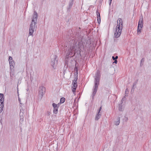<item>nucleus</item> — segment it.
Returning a JSON list of instances; mask_svg holds the SVG:
<instances>
[{"label":"nucleus","instance_id":"obj_1","mask_svg":"<svg viewBox=\"0 0 151 151\" xmlns=\"http://www.w3.org/2000/svg\"><path fill=\"white\" fill-rule=\"evenodd\" d=\"M83 45L81 42H78V43H76L73 46L72 49L68 50L66 57V58H70L76 54L81 56V51H83Z\"/></svg>","mask_w":151,"mask_h":151},{"label":"nucleus","instance_id":"obj_2","mask_svg":"<svg viewBox=\"0 0 151 151\" xmlns=\"http://www.w3.org/2000/svg\"><path fill=\"white\" fill-rule=\"evenodd\" d=\"M37 14L36 12L35 11L32 18V22L30 25L29 31V36L32 35L34 30L35 28L37 27V25H36L37 24Z\"/></svg>","mask_w":151,"mask_h":151},{"label":"nucleus","instance_id":"obj_3","mask_svg":"<svg viewBox=\"0 0 151 151\" xmlns=\"http://www.w3.org/2000/svg\"><path fill=\"white\" fill-rule=\"evenodd\" d=\"M117 25L116 27V29L114 33V37L116 38L119 37L122 32V29L123 23L122 20L121 18H119L117 21Z\"/></svg>","mask_w":151,"mask_h":151},{"label":"nucleus","instance_id":"obj_4","mask_svg":"<svg viewBox=\"0 0 151 151\" xmlns=\"http://www.w3.org/2000/svg\"><path fill=\"white\" fill-rule=\"evenodd\" d=\"M45 88L41 86H40L39 89V94L38 98L39 99L41 100L43 97V96L45 92Z\"/></svg>","mask_w":151,"mask_h":151},{"label":"nucleus","instance_id":"obj_5","mask_svg":"<svg viewBox=\"0 0 151 151\" xmlns=\"http://www.w3.org/2000/svg\"><path fill=\"white\" fill-rule=\"evenodd\" d=\"M56 59L57 56L56 55H53L51 56V64L54 69L56 68L57 64V60Z\"/></svg>","mask_w":151,"mask_h":151},{"label":"nucleus","instance_id":"obj_6","mask_svg":"<svg viewBox=\"0 0 151 151\" xmlns=\"http://www.w3.org/2000/svg\"><path fill=\"white\" fill-rule=\"evenodd\" d=\"M4 97L3 94L0 93V113L2 111L4 107Z\"/></svg>","mask_w":151,"mask_h":151},{"label":"nucleus","instance_id":"obj_7","mask_svg":"<svg viewBox=\"0 0 151 151\" xmlns=\"http://www.w3.org/2000/svg\"><path fill=\"white\" fill-rule=\"evenodd\" d=\"M100 76L99 73L97 72L95 78V85H98L99 84V81L100 79Z\"/></svg>","mask_w":151,"mask_h":151},{"label":"nucleus","instance_id":"obj_8","mask_svg":"<svg viewBox=\"0 0 151 151\" xmlns=\"http://www.w3.org/2000/svg\"><path fill=\"white\" fill-rule=\"evenodd\" d=\"M10 66V73L11 75L12 74V71L14 70V66L15 65L14 62V61L9 62Z\"/></svg>","mask_w":151,"mask_h":151},{"label":"nucleus","instance_id":"obj_9","mask_svg":"<svg viewBox=\"0 0 151 151\" xmlns=\"http://www.w3.org/2000/svg\"><path fill=\"white\" fill-rule=\"evenodd\" d=\"M143 26V17H140L139 20L138 22V27L140 28H142Z\"/></svg>","mask_w":151,"mask_h":151},{"label":"nucleus","instance_id":"obj_10","mask_svg":"<svg viewBox=\"0 0 151 151\" xmlns=\"http://www.w3.org/2000/svg\"><path fill=\"white\" fill-rule=\"evenodd\" d=\"M98 88V86H94L93 88L92 97L93 98L96 94Z\"/></svg>","mask_w":151,"mask_h":151},{"label":"nucleus","instance_id":"obj_11","mask_svg":"<svg viewBox=\"0 0 151 151\" xmlns=\"http://www.w3.org/2000/svg\"><path fill=\"white\" fill-rule=\"evenodd\" d=\"M52 106L54 108L53 112L55 114H56L58 112V107L57 105L55 103L52 104Z\"/></svg>","mask_w":151,"mask_h":151},{"label":"nucleus","instance_id":"obj_12","mask_svg":"<svg viewBox=\"0 0 151 151\" xmlns=\"http://www.w3.org/2000/svg\"><path fill=\"white\" fill-rule=\"evenodd\" d=\"M77 74H78L77 73L76 75H75L74 78V80H73V82H72V84H73V85H75L77 84V79H78Z\"/></svg>","mask_w":151,"mask_h":151},{"label":"nucleus","instance_id":"obj_13","mask_svg":"<svg viewBox=\"0 0 151 151\" xmlns=\"http://www.w3.org/2000/svg\"><path fill=\"white\" fill-rule=\"evenodd\" d=\"M96 14L97 15L98 22L99 23H100L101 22L100 16L99 12L97 11H96Z\"/></svg>","mask_w":151,"mask_h":151},{"label":"nucleus","instance_id":"obj_14","mask_svg":"<svg viewBox=\"0 0 151 151\" xmlns=\"http://www.w3.org/2000/svg\"><path fill=\"white\" fill-rule=\"evenodd\" d=\"M121 102H122V100L121 101ZM122 103H121L119 105V109L120 111H122L124 110V106L123 105H122Z\"/></svg>","mask_w":151,"mask_h":151},{"label":"nucleus","instance_id":"obj_15","mask_svg":"<svg viewBox=\"0 0 151 151\" xmlns=\"http://www.w3.org/2000/svg\"><path fill=\"white\" fill-rule=\"evenodd\" d=\"M120 118L119 117L117 118L116 120L115 121V124L116 125H118L120 123Z\"/></svg>","mask_w":151,"mask_h":151},{"label":"nucleus","instance_id":"obj_16","mask_svg":"<svg viewBox=\"0 0 151 151\" xmlns=\"http://www.w3.org/2000/svg\"><path fill=\"white\" fill-rule=\"evenodd\" d=\"M77 87V86H72V89L73 92L74 94L75 95V91Z\"/></svg>","mask_w":151,"mask_h":151},{"label":"nucleus","instance_id":"obj_17","mask_svg":"<svg viewBox=\"0 0 151 151\" xmlns=\"http://www.w3.org/2000/svg\"><path fill=\"white\" fill-rule=\"evenodd\" d=\"M21 113H20V122H22L23 121L24 119V116L22 115H21Z\"/></svg>","mask_w":151,"mask_h":151},{"label":"nucleus","instance_id":"obj_18","mask_svg":"<svg viewBox=\"0 0 151 151\" xmlns=\"http://www.w3.org/2000/svg\"><path fill=\"white\" fill-rule=\"evenodd\" d=\"M142 28H140L138 27L137 33V34L139 35L141 32V29Z\"/></svg>","mask_w":151,"mask_h":151},{"label":"nucleus","instance_id":"obj_19","mask_svg":"<svg viewBox=\"0 0 151 151\" xmlns=\"http://www.w3.org/2000/svg\"><path fill=\"white\" fill-rule=\"evenodd\" d=\"M65 100V99L64 98H62L60 99V102L61 103H64Z\"/></svg>","mask_w":151,"mask_h":151},{"label":"nucleus","instance_id":"obj_20","mask_svg":"<svg viewBox=\"0 0 151 151\" xmlns=\"http://www.w3.org/2000/svg\"><path fill=\"white\" fill-rule=\"evenodd\" d=\"M136 88V86H133L132 87V89L131 90V92L132 93L133 92L134 89L135 88Z\"/></svg>","mask_w":151,"mask_h":151},{"label":"nucleus","instance_id":"obj_21","mask_svg":"<svg viewBox=\"0 0 151 151\" xmlns=\"http://www.w3.org/2000/svg\"><path fill=\"white\" fill-rule=\"evenodd\" d=\"M100 116L99 114H97L95 117V119L98 120L100 118Z\"/></svg>","mask_w":151,"mask_h":151},{"label":"nucleus","instance_id":"obj_22","mask_svg":"<svg viewBox=\"0 0 151 151\" xmlns=\"http://www.w3.org/2000/svg\"><path fill=\"white\" fill-rule=\"evenodd\" d=\"M123 120L125 121V122H127L128 120V118L127 116H124V118L123 119Z\"/></svg>","mask_w":151,"mask_h":151},{"label":"nucleus","instance_id":"obj_23","mask_svg":"<svg viewBox=\"0 0 151 151\" xmlns=\"http://www.w3.org/2000/svg\"><path fill=\"white\" fill-rule=\"evenodd\" d=\"M9 62H10L11 61H14L12 59V57L11 56H9Z\"/></svg>","mask_w":151,"mask_h":151},{"label":"nucleus","instance_id":"obj_24","mask_svg":"<svg viewBox=\"0 0 151 151\" xmlns=\"http://www.w3.org/2000/svg\"><path fill=\"white\" fill-rule=\"evenodd\" d=\"M129 91V90L128 89V88H127L125 91V94L127 93V92H128Z\"/></svg>","mask_w":151,"mask_h":151},{"label":"nucleus","instance_id":"obj_25","mask_svg":"<svg viewBox=\"0 0 151 151\" xmlns=\"http://www.w3.org/2000/svg\"><path fill=\"white\" fill-rule=\"evenodd\" d=\"M100 111H99V112H98V114H99V116H101V113H100Z\"/></svg>","mask_w":151,"mask_h":151},{"label":"nucleus","instance_id":"obj_26","mask_svg":"<svg viewBox=\"0 0 151 151\" xmlns=\"http://www.w3.org/2000/svg\"><path fill=\"white\" fill-rule=\"evenodd\" d=\"M109 1H110V2H109V5H110L111 3V1H112V0H109Z\"/></svg>","mask_w":151,"mask_h":151},{"label":"nucleus","instance_id":"obj_27","mask_svg":"<svg viewBox=\"0 0 151 151\" xmlns=\"http://www.w3.org/2000/svg\"><path fill=\"white\" fill-rule=\"evenodd\" d=\"M114 63H117V61L116 60H115Z\"/></svg>","mask_w":151,"mask_h":151},{"label":"nucleus","instance_id":"obj_28","mask_svg":"<svg viewBox=\"0 0 151 151\" xmlns=\"http://www.w3.org/2000/svg\"><path fill=\"white\" fill-rule=\"evenodd\" d=\"M118 58V57L117 56H116L115 58V60H116Z\"/></svg>","mask_w":151,"mask_h":151},{"label":"nucleus","instance_id":"obj_29","mask_svg":"<svg viewBox=\"0 0 151 151\" xmlns=\"http://www.w3.org/2000/svg\"><path fill=\"white\" fill-rule=\"evenodd\" d=\"M112 59H113V60H115V58H114V56H112Z\"/></svg>","mask_w":151,"mask_h":151},{"label":"nucleus","instance_id":"obj_30","mask_svg":"<svg viewBox=\"0 0 151 151\" xmlns=\"http://www.w3.org/2000/svg\"><path fill=\"white\" fill-rule=\"evenodd\" d=\"M101 107H100V108L99 110V111H100V110H101Z\"/></svg>","mask_w":151,"mask_h":151},{"label":"nucleus","instance_id":"obj_31","mask_svg":"<svg viewBox=\"0 0 151 151\" xmlns=\"http://www.w3.org/2000/svg\"><path fill=\"white\" fill-rule=\"evenodd\" d=\"M75 70L77 71V69L75 68Z\"/></svg>","mask_w":151,"mask_h":151}]
</instances>
